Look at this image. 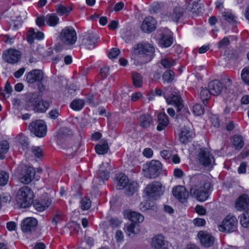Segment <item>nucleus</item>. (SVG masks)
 <instances>
[{
	"mask_svg": "<svg viewBox=\"0 0 249 249\" xmlns=\"http://www.w3.org/2000/svg\"><path fill=\"white\" fill-rule=\"evenodd\" d=\"M194 179L196 181L190 189V194L198 201H205L208 198L211 184L209 182H203V177L201 175L196 176Z\"/></svg>",
	"mask_w": 249,
	"mask_h": 249,
	"instance_id": "nucleus-1",
	"label": "nucleus"
},
{
	"mask_svg": "<svg viewBox=\"0 0 249 249\" xmlns=\"http://www.w3.org/2000/svg\"><path fill=\"white\" fill-rule=\"evenodd\" d=\"M154 52L153 46L147 43L138 44L133 48L134 54L143 58L142 62L143 63H147L152 60Z\"/></svg>",
	"mask_w": 249,
	"mask_h": 249,
	"instance_id": "nucleus-2",
	"label": "nucleus"
},
{
	"mask_svg": "<svg viewBox=\"0 0 249 249\" xmlns=\"http://www.w3.org/2000/svg\"><path fill=\"white\" fill-rule=\"evenodd\" d=\"M34 194L32 190L27 186L21 188L17 196L18 205L21 208L29 207L33 203Z\"/></svg>",
	"mask_w": 249,
	"mask_h": 249,
	"instance_id": "nucleus-3",
	"label": "nucleus"
},
{
	"mask_svg": "<svg viewBox=\"0 0 249 249\" xmlns=\"http://www.w3.org/2000/svg\"><path fill=\"white\" fill-rule=\"evenodd\" d=\"M196 159L198 163L209 169L213 168L215 164L213 155L206 148H200L197 152Z\"/></svg>",
	"mask_w": 249,
	"mask_h": 249,
	"instance_id": "nucleus-4",
	"label": "nucleus"
},
{
	"mask_svg": "<svg viewBox=\"0 0 249 249\" xmlns=\"http://www.w3.org/2000/svg\"><path fill=\"white\" fill-rule=\"evenodd\" d=\"M162 168V165L159 160H152L145 164L143 170L147 178L154 179L160 175Z\"/></svg>",
	"mask_w": 249,
	"mask_h": 249,
	"instance_id": "nucleus-5",
	"label": "nucleus"
},
{
	"mask_svg": "<svg viewBox=\"0 0 249 249\" xmlns=\"http://www.w3.org/2000/svg\"><path fill=\"white\" fill-rule=\"evenodd\" d=\"M161 184L158 181H154L147 185L144 190V193L150 199L157 200L163 194Z\"/></svg>",
	"mask_w": 249,
	"mask_h": 249,
	"instance_id": "nucleus-6",
	"label": "nucleus"
},
{
	"mask_svg": "<svg viewBox=\"0 0 249 249\" xmlns=\"http://www.w3.org/2000/svg\"><path fill=\"white\" fill-rule=\"evenodd\" d=\"M60 39L66 45L75 44L77 40V34L75 29L71 26H67L63 28L60 34Z\"/></svg>",
	"mask_w": 249,
	"mask_h": 249,
	"instance_id": "nucleus-7",
	"label": "nucleus"
},
{
	"mask_svg": "<svg viewBox=\"0 0 249 249\" xmlns=\"http://www.w3.org/2000/svg\"><path fill=\"white\" fill-rule=\"evenodd\" d=\"M237 219L232 215L227 216L221 224L218 225V229L221 232H232L236 228Z\"/></svg>",
	"mask_w": 249,
	"mask_h": 249,
	"instance_id": "nucleus-8",
	"label": "nucleus"
},
{
	"mask_svg": "<svg viewBox=\"0 0 249 249\" xmlns=\"http://www.w3.org/2000/svg\"><path fill=\"white\" fill-rule=\"evenodd\" d=\"M29 130L38 137H43L47 133V126L42 120L32 122L29 125Z\"/></svg>",
	"mask_w": 249,
	"mask_h": 249,
	"instance_id": "nucleus-9",
	"label": "nucleus"
},
{
	"mask_svg": "<svg viewBox=\"0 0 249 249\" xmlns=\"http://www.w3.org/2000/svg\"><path fill=\"white\" fill-rule=\"evenodd\" d=\"M158 33L160 36L159 43L163 47H170L173 43L171 32L167 28L160 29Z\"/></svg>",
	"mask_w": 249,
	"mask_h": 249,
	"instance_id": "nucleus-10",
	"label": "nucleus"
},
{
	"mask_svg": "<svg viewBox=\"0 0 249 249\" xmlns=\"http://www.w3.org/2000/svg\"><path fill=\"white\" fill-rule=\"evenodd\" d=\"M3 59L11 64L17 63L20 59L21 53L15 49H9L5 51L2 54Z\"/></svg>",
	"mask_w": 249,
	"mask_h": 249,
	"instance_id": "nucleus-11",
	"label": "nucleus"
},
{
	"mask_svg": "<svg viewBox=\"0 0 249 249\" xmlns=\"http://www.w3.org/2000/svg\"><path fill=\"white\" fill-rule=\"evenodd\" d=\"M37 225V221L36 218L28 217L25 219L21 223V230L25 233H31L34 231Z\"/></svg>",
	"mask_w": 249,
	"mask_h": 249,
	"instance_id": "nucleus-12",
	"label": "nucleus"
},
{
	"mask_svg": "<svg viewBox=\"0 0 249 249\" xmlns=\"http://www.w3.org/2000/svg\"><path fill=\"white\" fill-rule=\"evenodd\" d=\"M157 22L152 17L149 16L144 18L141 25V28L145 33H151L156 28Z\"/></svg>",
	"mask_w": 249,
	"mask_h": 249,
	"instance_id": "nucleus-13",
	"label": "nucleus"
},
{
	"mask_svg": "<svg viewBox=\"0 0 249 249\" xmlns=\"http://www.w3.org/2000/svg\"><path fill=\"white\" fill-rule=\"evenodd\" d=\"M201 244L205 247H209L213 245L214 241V237L210 233L200 231L197 234Z\"/></svg>",
	"mask_w": 249,
	"mask_h": 249,
	"instance_id": "nucleus-14",
	"label": "nucleus"
},
{
	"mask_svg": "<svg viewBox=\"0 0 249 249\" xmlns=\"http://www.w3.org/2000/svg\"><path fill=\"white\" fill-rule=\"evenodd\" d=\"M174 196L181 202H184L187 199L189 194L185 188L182 186L174 187L172 190Z\"/></svg>",
	"mask_w": 249,
	"mask_h": 249,
	"instance_id": "nucleus-15",
	"label": "nucleus"
},
{
	"mask_svg": "<svg viewBox=\"0 0 249 249\" xmlns=\"http://www.w3.org/2000/svg\"><path fill=\"white\" fill-rule=\"evenodd\" d=\"M43 79V73L41 70L38 69L32 70L26 75V81L30 84L41 82Z\"/></svg>",
	"mask_w": 249,
	"mask_h": 249,
	"instance_id": "nucleus-16",
	"label": "nucleus"
},
{
	"mask_svg": "<svg viewBox=\"0 0 249 249\" xmlns=\"http://www.w3.org/2000/svg\"><path fill=\"white\" fill-rule=\"evenodd\" d=\"M167 103L175 106L178 111H179L183 107L182 99L179 95L176 92H172L168 98H166Z\"/></svg>",
	"mask_w": 249,
	"mask_h": 249,
	"instance_id": "nucleus-17",
	"label": "nucleus"
},
{
	"mask_svg": "<svg viewBox=\"0 0 249 249\" xmlns=\"http://www.w3.org/2000/svg\"><path fill=\"white\" fill-rule=\"evenodd\" d=\"M151 246L154 249H168L164 237L161 234L156 235L152 238Z\"/></svg>",
	"mask_w": 249,
	"mask_h": 249,
	"instance_id": "nucleus-18",
	"label": "nucleus"
},
{
	"mask_svg": "<svg viewBox=\"0 0 249 249\" xmlns=\"http://www.w3.org/2000/svg\"><path fill=\"white\" fill-rule=\"evenodd\" d=\"M97 37L93 33H86L83 36L82 44L86 46L87 48L91 49L97 40Z\"/></svg>",
	"mask_w": 249,
	"mask_h": 249,
	"instance_id": "nucleus-19",
	"label": "nucleus"
},
{
	"mask_svg": "<svg viewBox=\"0 0 249 249\" xmlns=\"http://www.w3.org/2000/svg\"><path fill=\"white\" fill-rule=\"evenodd\" d=\"M110 168L108 162H103L97 173L98 178L102 181L107 180L109 177V170Z\"/></svg>",
	"mask_w": 249,
	"mask_h": 249,
	"instance_id": "nucleus-20",
	"label": "nucleus"
},
{
	"mask_svg": "<svg viewBox=\"0 0 249 249\" xmlns=\"http://www.w3.org/2000/svg\"><path fill=\"white\" fill-rule=\"evenodd\" d=\"M35 171L32 167H28L22 171V176L20 178V181L24 184L30 183L34 178Z\"/></svg>",
	"mask_w": 249,
	"mask_h": 249,
	"instance_id": "nucleus-21",
	"label": "nucleus"
},
{
	"mask_svg": "<svg viewBox=\"0 0 249 249\" xmlns=\"http://www.w3.org/2000/svg\"><path fill=\"white\" fill-rule=\"evenodd\" d=\"M249 207V197L246 195L241 196L236 201L235 208L238 211H243Z\"/></svg>",
	"mask_w": 249,
	"mask_h": 249,
	"instance_id": "nucleus-22",
	"label": "nucleus"
},
{
	"mask_svg": "<svg viewBox=\"0 0 249 249\" xmlns=\"http://www.w3.org/2000/svg\"><path fill=\"white\" fill-rule=\"evenodd\" d=\"M124 216L130 221L135 223H141L144 220V216L136 212H132L129 210L125 211Z\"/></svg>",
	"mask_w": 249,
	"mask_h": 249,
	"instance_id": "nucleus-23",
	"label": "nucleus"
},
{
	"mask_svg": "<svg viewBox=\"0 0 249 249\" xmlns=\"http://www.w3.org/2000/svg\"><path fill=\"white\" fill-rule=\"evenodd\" d=\"M139 122L142 128L146 129L153 124V119L150 114H143L140 116Z\"/></svg>",
	"mask_w": 249,
	"mask_h": 249,
	"instance_id": "nucleus-24",
	"label": "nucleus"
},
{
	"mask_svg": "<svg viewBox=\"0 0 249 249\" xmlns=\"http://www.w3.org/2000/svg\"><path fill=\"white\" fill-rule=\"evenodd\" d=\"M208 88L212 94L218 95L223 89V85L219 81L215 80L209 83Z\"/></svg>",
	"mask_w": 249,
	"mask_h": 249,
	"instance_id": "nucleus-25",
	"label": "nucleus"
},
{
	"mask_svg": "<svg viewBox=\"0 0 249 249\" xmlns=\"http://www.w3.org/2000/svg\"><path fill=\"white\" fill-rule=\"evenodd\" d=\"M193 132L189 127H184L182 128L179 135V141L181 143L188 142L192 138Z\"/></svg>",
	"mask_w": 249,
	"mask_h": 249,
	"instance_id": "nucleus-26",
	"label": "nucleus"
},
{
	"mask_svg": "<svg viewBox=\"0 0 249 249\" xmlns=\"http://www.w3.org/2000/svg\"><path fill=\"white\" fill-rule=\"evenodd\" d=\"M158 125L157 129L159 131L164 130L169 124L167 116L164 113H159L158 115Z\"/></svg>",
	"mask_w": 249,
	"mask_h": 249,
	"instance_id": "nucleus-27",
	"label": "nucleus"
},
{
	"mask_svg": "<svg viewBox=\"0 0 249 249\" xmlns=\"http://www.w3.org/2000/svg\"><path fill=\"white\" fill-rule=\"evenodd\" d=\"M183 9L179 6L176 7L172 11L166 15L168 18L169 20L173 21H178L180 17L182 16Z\"/></svg>",
	"mask_w": 249,
	"mask_h": 249,
	"instance_id": "nucleus-28",
	"label": "nucleus"
},
{
	"mask_svg": "<svg viewBox=\"0 0 249 249\" xmlns=\"http://www.w3.org/2000/svg\"><path fill=\"white\" fill-rule=\"evenodd\" d=\"M28 33L27 41L30 43H32L35 39L42 40L44 37V35L42 32L35 30L33 28H31Z\"/></svg>",
	"mask_w": 249,
	"mask_h": 249,
	"instance_id": "nucleus-29",
	"label": "nucleus"
},
{
	"mask_svg": "<svg viewBox=\"0 0 249 249\" xmlns=\"http://www.w3.org/2000/svg\"><path fill=\"white\" fill-rule=\"evenodd\" d=\"M41 98V96L37 92H29L26 95V102L28 106L34 107Z\"/></svg>",
	"mask_w": 249,
	"mask_h": 249,
	"instance_id": "nucleus-30",
	"label": "nucleus"
},
{
	"mask_svg": "<svg viewBox=\"0 0 249 249\" xmlns=\"http://www.w3.org/2000/svg\"><path fill=\"white\" fill-rule=\"evenodd\" d=\"M116 181V189L118 190L123 189L128 183L127 177L123 174H120L117 176Z\"/></svg>",
	"mask_w": 249,
	"mask_h": 249,
	"instance_id": "nucleus-31",
	"label": "nucleus"
},
{
	"mask_svg": "<svg viewBox=\"0 0 249 249\" xmlns=\"http://www.w3.org/2000/svg\"><path fill=\"white\" fill-rule=\"evenodd\" d=\"M49 107V102L43 100L41 98L40 100L35 104L33 108L36 111L44 112Z\"/></svg>",
	"mask_w": 249,
	"mask_h": 249,
	"instance_id": "nucleus-32",
	"label": "nucleus"
},
{
	"mask_svg": "<svg viewBox=\"0 0 249 249\" xmlns=\"http://www.w3.org/2000/svg\"><path fill=\"white\" fill-rule=\"evenodd\" d=\"M51 200L49 199L44 200L40 202L36 201L34 203V207L37 211L42 212L51 205Z\"/></svg>",
	"mask_w": 249,
	"mask_h": 249,
	"instance_id": "nucleus-33",
	"label": "nucleus"
},
{
	"mask_svg": "<svg viewBox=\"0 0 249 249\" xmlns=\"http://www.w3.org/2000/svg\"><path fill=\"white\" fill-rule=\"evenodd\" d=\"M58 17L53 14H49L46 16V24L51 27L56 26L59 23Z\"/></svg>",
	"mask_w": 249,
	"mask_h": 249,
	"instance_id": "nucleus-34",
	"label": "nucleus"
},
{
	"mask_svg": "<svg viewBox=\"0 0 249 249\" xmlns=\"http://www.w3.org/2000/svg\"><path fill=\"white\" fill-rule=\"evenodd\" d=\"M85 104V102L84 100L81 99H76L73 100L71 102L70 104V107L73 110L79 111L83 108Z\"/></svg>",
	"mask_w": 249,
	"mask_h": 249,
	"instance_id": "nucleus-35",
	"label": "nucleus"
},
{
	"mask_svg": "<svg viewBox=\"0 0 249 249\" xmlns=\"http://www.w3.org/2000/svg\"><path fill=\"white\" fill-rule=\"evenodd\" d=\"M9 149V143L6 140L0 141V159L3 160L5 158V154Z\"/></svg>",
	"mask_w": 249,
	"mask_h": 249,
	"instance_id": "nucleus-36",
	"label": "nucleus"
},
{
	"mask_svg": "<svg viewBox=\"0 0 249 249\" xmlns=\"http://www.w3.org/2000/svg\"><path fill=\"white\" fill-rule=\"evenodd\" d=\"M124 229L129 236L134 237L135 234L139 232V230L136 229V225L134 223L126 224L125 225Z\"/></svg>",
	"mask_w": 249,
	"mask_h": 249,
	"instance_id": "nucleus-37",
	"label": "nucleus"
},
{
	"mask_svg": "<svg viewBox=\"0 0 249 249\" xmlns=\"http://www.w3.org/2000/svg\"><path fill=\"white\" fill-rule=\"evenodd\" d=\"M71 10L72 9L69 7H66L61 4L56 5V13L60 16L68 15Z\"/></svg>",
	"mask_w": 249,
	"mask_h": 249,
	"instance_id": "nucleus-38",
	"label": "nucleus"
},
{
	"mask_svg": "<svg viewBox=\"0 0 249 249\" xmlns=\"http://www.w3.org/2000/svg\"><path fill=\"white\" fill-rule=\"evenodd\" d=\"M221 14L225 19L229 22L235 23L236 22V17L233 14L231 10L225 9Z\"/></svg>",
	"mask_w": 249,
	"mask_h": 249,
	"instance_id": "nucleus-39",
	"label": "nucleus"
},
{
	"mask_svg": "<svg viewBox=\"0 0 249 249\" xmlns=\"http://www.w3.org/2000/svg\"><path fill=\"white\" fill-rule=\"evenodd\" d=\"M125 194L127 196H131L137 190L138 185L136 182H129L125 187Z\"/></svg>",
	"mask_w": 249,
	"mask_h": 249,
	"instance_id": "nucleus-40",
	"label": "nucleus"
},
{
	"mask_svg": "<svg viewBox=\"0 0 249 249\" xmlns=\"http://www.w3.org/2000/svg\"><path fill=\"white\" fill-rule=\"evenodd\" d=\"M232 144L236 149H241L244 145L243 138L241 135H234L233 137Z\"/></svg>",
	"mask_w": 249,
	"mask_h": 249,
	"instance_id": "nucleus-41",
	"label": "nucleus"
},
{
	"mask_svg": "<svg viewBox=\"0 0 249 249\" xmlns=\"http://www.w3.org/2000/svg\"><path fill=\"white\" fill-rule=\"evenodd\" d=\"M211 94H212L209 89H208L206 88L201 89L200 92V96L204 104H205V102L207 101L211 97Z\"/></svg>",
	"mask_w": 249,
	"mask_h": 249,
	"instance_id": "nucleus-42",
	"label": "nucleus"
},
{
	"mask_svg": "<svg viewBox=\"0 0 249 249\" xmlns=\"http://www.w3.org/2000/svg\"><path fill=\"white\" fill-rule=\"evenodd\" d=\"M17 139L18 142L21 144L24 149L27 148L29 145V142L28 139L26 136L22 134H20L18 135Z\"/></svg>",
	"mask_w": 249,
	"mask_h": 249,
	"instance_id": "nucleus-43",
	"label": "nucleus"
},
{
	"mask_svg": "<svg viewBox=\"0 0 249 249\" xmlns=\"http://www.w3.org/2000/svg\"><path fill=\"white\" fill-rule=\"evenodd\" d=\"M132 79L135 86L141 87L142 84V79L141 75L137 72L133 73Z\"/></svg>",
	"mask_w": 249,
	"mask_h": 249,
	"instance_id": "nucleus-44",
	"label": "nucleus"
},
{
	"mask_svg": "<svg viewBox=\"0 0 249 249\" xmlns=\"http://www.w3.org/2000/svg\"><path fill=\"white\" fill-rule=\"evenodd\" d=\"M108 148V146L107 143L97 145L95 147V151L98 154H104L107 153Z\"/></svg>",
	"mask_w": 249,
	"mask_h": 249,
	"instance_id": "nucleus-45",
	"label": "nucleus"
},
{
	"mask_svg": "<svg viewBox=\"0 0 249 249\" xmlns=\"http://www.w3.org/2000/svg\"><path fill=\"white\" fill-rule=\"evenodd\" d=\"M139 208L142 212H145L148 210H153L156 209V206L151 205L150 203L147 201H143L140 203Z\"/></svg>",
	"mask_w": 249,
	"mask_h": 249,
	"instance_id": "nucleus-46",
	"label": "nucleus"
},
{
	"mask_svg": "<svg viewBox=\"0 0 249 249\" xmlns=\"http://www.w3.org/2000/svg\"><path fill=\"white\" fill-rule=\"evenodd\" d=\"M160 63L164 68L168 69L173 66L175 62L173 59L163 58L161 60Z\"/></svg>",
	"mask_w": 249,
	"mask_h": 249,
	"instance_id": "nucleus-47",
	"label": "nucleus"
},
{
	"mask_svg": "<svg viewBox=\"0 0 249 249\" xmlns=\"http://www.w3.org/2000/svg\"><path fill=\"white\" fill-rule=\"evenodd\" d=\"M175 73L171 70L166 71L163 75V79L165 81L170 82L174 78Z\"/></svg>",
	"mask_w": 249,
	"mask_h": 249,
	"instance_id": "nucleus-48",
	"label": "nucleus"
},
{
	"mask_svg": "<svg viewBox=\"0 0 249 249\" xmlns=\"http://www.w3.org/2000/svg\"><path fill=\"white\" fill-rule=\"evenodd\" d=\"M91 203V201L89 198H83L81 201V208L83 210H87L90 207Z\"/></svg>",
	"mask_w": 249,
	"mask_h": 249,
	"instance_id": "nucleus-49",
	"label": "nucleus"
},
{
	"mask_svg": "<svg viewBox=\"0 0 249 249\" xmlns=\"http://www.w3.org/2000/svg\"><path fill=\"white\" fill-rule=\"evenodd\" d=\"M9 175L5 171L0 170V186L5 185L8 181Z\"/></svg>",
	"mask_w": 249,
	"mask_h": 249,
	"instance_id": "nucleus-50",
	"label": "nucleus"
},
{
	"mask_svg": "<svg viewBox=\"0 0 249 249\" xmlns=\"http://www.w3.org/2000/svg\"><path fill=\"white\" fill-rule=\"evenodd\" d=\"M241 78L245 83L249 85V68H245L243 69L241 72Z\"/></svg>",
	"mask_w": 249,
	"mask_h": 249,
	"instance_id": "nucleus-51",
	"label": "nucleus"
},
{
	"mask_svg": "<svg viewBox=\"0 0 249 249\" xmlns=\"http://www.w3.org/2000/svg\"><path fill=\"white\" fill-rule=\"evenodd\" d=\"M193 111L195 115L200 116L204 113V108L201 105L196 104L194 106Z\"/></svg>",
	"mask_w": 249,
	"mask_h": 249,
	"instance_id": "nucleus-52",
	"label": "nucleus"
},
{
	"mask_svg": "<svg viewBox=\"0 0 249 249\" xmlns=\"http://www.w3.org/2000/svg\"><path fill=\"white\" fill-rule=\"evenodd\" d=\"M248 213H243L240 218L241 224L245 228L249 226V217L248 216Z\"/></svg>",
	"mask_w": 249,
	"mask_h": 249,
	"instance_id": "nucleus-53",
	"label": "nucleus"
},
{
	"mask_svg": "<svg viewBox=\"0 0 249 249\" xmlns=\"http://www.w3.org/2000/svg\"><path fill=\"white\" fill-rule=\"evenodd\" d=\"M31 151L32 154L35 156V158H39L42 155V150L39 147H33L32 148Z\"/></svg>",
	"mask_w": 249,
	"mask_h": 249,
	"instance_id": "nucleus-54",
	"label": "nucleus"
},
{
	"mask_svg": "<svg viewBox=\"0 0 249 249\" xmlns=\"http://www.w3.org/2000/svg\"><path fill=\"white\" fill-rule=\"evenodd\" d=\"M110 225L113 227L119 226L122 221L118 218H111L109 219Z\"/></svg>",
	"mask_w": 249,
	"mask_h": 249,
	"instance_id": "nucleus-55",
	"label": "nucleus"
},
{
	"mask_svg": "<svg viewBox=\"0 0 249 249\" xmlns=\"http://www.w3.org/2000/svg\"><path fill=\"white\" fill-rule=\"evenodd\" d=\"M210 119L213 126L218 127L220 126V121L218 116L212 115L210 117Z\"/></svg>",
	"mask_w": 249,
	"mask_h": 249,
	"instance_id": "nucleus-56",
	"label": "nucleus"
},
{
	"mask_svg": "<svg viewBox=\"0 0 249 249\" xmlns=\"http://www.w3.org/2000/svg\"><path fill=\"white\" fill-rule=\"evenodd\" d=\"M120 50L117 48H112L108 53V57L109 58H115L120 53Z\"/></svg>",
	"mask_w": 249,
	"mask_h": 249,
	"instance_id": "nucleus-57",
	"label": "nucleus"
},
{
	"mask_svg": "<svg viewBox=\"0 0 249 249\" xmlns=\"http://www.w3.org/2000/svg\"><path fill=\"white\" fill-rule=\"evenodd\" d=\"M161 3L154 2L151 6V11L153 13H157L161 9Z\"/></svg>",
	"mask_w": 249,
	"mask_h": 249,
	"instance_id": "nucleus-58",
	"label": "nucleus"
},
{
	"mask_svg": "<svg viewBox=\"0 0 249 249\" xmlns=\"http://www.w3.org/2000/svg\"><path fill=\"white\" fill-rule=\"evenodd\" d=\"M230 42V41L227 37H224L221 40L219 41L218 48H221L226 47L229 45Z\"/></svg>",
	"mask_w": 249,
	"mask_h": 249,
	"instance_id": "nucleus-59",
	"label": "nucleus"
},
{
	"mask_svg": "<svg viewBox=\"0 0 249 249\" xmlns=\"http://www.w3.org/2000/svg\"><path fill=\"white\" fill-rule=\"evenodd\" d=\"M193 223L195 225L200 227L204 226L206 223V221L204 219L197 218L194 220Z\"/></svg>",
	"mask_w": 249,
	"mask_h": 249,
	"instance_id": "nucleus-60",
	"label": "nucleus"
},
{
	"mask_svg": "<svg viewBox=\"0 0 249 249\" xmlns=\"http://www.w3.org/2000/svg\"><path fill=\"white\" fill-rule=\"evenodd\" d=\"M160 156L163 159L168 160L170 158L171 153L168 150H164L160 152Z\"/></svg>",
	"mask_w": 249,
	"mask_h": 249,
	"instance_id": "nucleus-61",
	"label": "nucleus"
},
{
	"mask_svg": "<svg viewBox=\"0 0 249 249\" xmlns=\"http://www.w3.org/2000/svg\"><path fill=\"white\" fill-rule=\"evenodd\" d=\"M46 23V16L44 17H38L36 19V24L39 27L43 26Z\"/></svg>",
	"mask_w": 249,
	"mask_h": 249,
	"instance_id": "nucleus-62",
	"label": "nucleus"
},
{
	"mask_svg": "<svg viewBox=\"0 0 249 249\" xmlns=\"http://www.w3.org/2000/svg\"><path fill=\"white\" fill-rule=\"evenodd\" d=\"M153 154V150L151 148H146L143 150V155L148 158L152 157Z\"/></svg>",
	"mask_w": 249,
	"mask_h": 249,
	"instance_id": "nucleus-63",
	"label": "nucleus"
},
{
	"mask_svg": "<svg viewBox=\"0 0 249 249\" xmlns=\"http://www.w3.org/2000/svg\"><path fill=\"white\" fill-rule=\"evenodd\" d=\"M100 74L103 78H105L109 74V68L104 67L101 69Z\"/></svg>",
	"mask_w": 249,
	"mask_h": 249,
	"instance_id": "nucleus-64",
	"label": "nucleus"
}]
</instances>
